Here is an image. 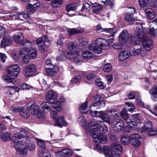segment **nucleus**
Wrapping results in <instances>:
<instances>
[{
  "label": "nucleus",
  "mask_w": 157,
  "mask_h": 157,
  "mask_svg": "<svg viewBox=\"0 0 157 157\" xmlns=\"http://www.w3.org/2000/svg\"><path fill=\"white\" fill-rule=\"evenodd\" d=\"M103 122L101 121H96L94 119L90 120L87 125H86V128L89 131L90 134L92 136L94 142L98 144L100 142L102 144H105L107 142L106 137L104 134L99 132L98 127L103 124Z\"/></svg>",
  "instance_id": "f257e3e1"
},
{
  "label": "nucleus",
  "mask_w": 157,
  "mask_h": 157,
  "mask_svg": "<svg viewBox=\"0 0 157 157\" xmlns=\"http://www.w3.org/2000/svg\"><path fill=\"white\" fill-rule=\"evenodd\" d=\"M20 68L17 64L10 65L8 68L7 75L3 76V79L7 83L11 82L20 73Z\"/></svg>",
  "instance_id": "f03ea898"
},
{
  "label": "nucleus",
  "mask_w": 157,
  "mask_h": 157,
  "mask_svg": "<svg viewBox=\"0 0 157 157\" xmlns=\"http://www.w3.org/2000/svg\"><path fill=\"white\" fill-rule=\"evenodd\" d=\"M23 45L20 47V49H23L24 53L27 54L29 59H34L36 57L37 51L36 49L32 47V43L28 40H25Z\"/></svg>",
  "instance_id": "7ed1b4c3"
},
{
  "label": "nucleus",
  "mask_w": 157,
  "mask_h": 157,
  "mask_svg": "<svg viewBox=\"0 0 157 157\" xmlns=\"http://www.w3.org/2000/svg\"><path fill=\"white\" fill-rule=\"evenodd\" d=\"M68 49L69 50V55L70 58L74 59L75 63L78 65L81 64L79 56V49L76 44L73 42H70L68 45Z\"/></svg>",
  "instance_id": "20e7f679"
},
{
  "label": "nucleus",
  "mask_w": 157,
  "mask_h": 157,
  "mask_svg": "<svg viewBox=\"0 0 157 157\" xmlns=\"http://www.w3.org/2000/svg\"><path fill=\"white\" fill-rule=\"evenodd\" d=\"M135 35L136 37L134 35L131 36L130 38V42L133 44H139L141 40L144 37H147L145 35V31L141 24H138L136 27Z\"/></svg>",
  "instance_id": "39448f33"
},
{
  "label": "nucleus",
  "mask_w": 157,
  "mask_h": 157,
  "mask_svg": "<svg viewBox=\"0 0 157 157\" xmlns=\"http://www.w3.org/2000/svg\"><path fill=\"white\" fill-rule=\"evenodd\" d=\"M49 42L47 37L45 36L39 37L36 40V43L40 52L43 53L45 52L46 48V43Z\"/></svg>",
  "instance_id": "423d86ee"
},
{
  "label": "nucleus",
  "mask_w": 157,
  "mask_h": 157,
  "mask_svg": "<svg viewBox=\"0 0 157 157\" xmlns=\"http://www.w3.org/2000/svg\"><path fill=\"white\" fill-rule=\"evenodd\" d=\"M94 103L90 106L91 108L93 109V110H95L98 108H100L104 107L105 106V103L103 98L97 95L94 98Z\"/></svg>",
  "instance_id": "0eeeda50"
},
{
  "label": "nucleus",
  "mask_w": 157,
  "mask_h": 157,
  "mask_svg": "<svg viewBox=\"0 0 157 157\" xmlns=\"http://www.w3.org/2000/svg\"><path fill=\"white\" fill-rule=\"evenodd\" d=\"M29 3L26 7V10L29 14H32L38 9L40 3L38 0H29Z\"/></svg>",
  "instance_id": "6e6552de"
},
{
  "label": "nucleus",
  "mask_w": 157,
  "mask_h": 157,
  "mask_svg": "<svg viewBox=\"0 0 157 157\" xmlns=\"http://www.w3.org/2000/svg\"><path fill=\"white\" fill-rule=\"evenodd\" d=\"M132 35H129V34L127 30L123 31L120 33L119 36V42L122 44L128 43L131 44H133L131 43L130 38Z\"/></svg>",
  "instance_id": "1a4fd4ad"
},
{
  "label": "nucleus",
  "mask_w": 157,
  "mask_h": 157,
  "mask_svg": "<svg viewBox=\"0 0 157 157\" xmlns=\"http://www.w3.org/2000/svg\"><path fill=\"white\" fill-rule=\"evenodd\" d=\"M122 148L121 146L118 144H115L112 147L111 154L109 157H118L122 153Z\"/></svg>",
  "instance_id": "9d476101"
},
{
  "label": "nucleus",
  "mask_w": 157,
  "mask_h": 157,
  "mask_svg": "<svg viewBox=\"0 0 157 157\" xmlns=\"http://www.w3.org/2000/svg\"><path fill=\"white\" fill-rule=\"evenodd\" d=\"M21 134L19 133H16L14 134L12 137L13 141L16 144L18 143L19 140L22 138H28L29 136V133L25 130L22 129L20 132Z\"/></svg>",
  "instance_id": "9b49d317"
},
{
  "label": "nucleus",
  "mask_w": 157,
  "mask_h": 157,
  "mask_svg": "<svg viewBox=\"0 0 157 157\" xmlns=\"http://www.w3.org/2000/svg\"><path fill=\"white\" fill-rule=\"evenodd\" d=\"M143 48L146 51L151 50L153 48V44L151 40L148 37H144L141 40Z\"/></svg>",
  "instance_id": "f8f14e48"
},
{
  "label": "nucleus",
  "mask_w": 157,
  "mask_h": 157,
  "mask_svg": "<svg viewBox=\"0 0 157 157\" xmlns=\"http://www.w3.org/2000/svg\"><path fill=\"white\" fill-rule=\"evenodd\" d=\"M141 138V136L138 133L133 134L130 136V141L134 146L136 147L140 146V140Z\"/></svg>",
  "instance_id": "ddd939ff"
},
{
  "label": "nucleus",
  "mask_w": 157,
  "mask_h": 157,
  "mask_svg": "<svg viewBox=\"0 0 157 157\" xmlns=\"http://www.w3.org/2000/svg\"><path fill=\"white\" fill-rule=\"evenodd\" d=\"M36 66L33 64H30L25 68V76L26 77L33 76L36 73Z\"/></svg>",
  "instance_id": "4468645a"
},
{
  "label": "nucleus",
  "mask_w": 157,
  "mask_h": 157,
  "mask_svg": "<svg viewBox=\"0 0 157 157\" xmlns=\"http://www.w3.org/2000/svg\"><path fill=\"white\" fill-rule=\"evenodd\" d=\"M112 127L114 130L117 132H121L124 128V122L121 119H117L116 121L113 124Z\"/></svg>",
  "instance_id": "2eb2a0df"
},
{
  "label": "nucleus",
  "mask_w": 157,
  "mask_h": 157,
  "mask_svg": "<svg viewBox=\"0 0 157 157\" xmlns=\"http://www.w3.org/2000/svg\"><path fill=\"white\" fill-rule=\"evenodd\" d=\"M57 97L56 93L52 90H50L47 94L46 99L48 101L52 103L57 101Z\"/></svg>",
  "instance_id": "dca6fc26"
},
{
  "label": "nucleus",
  "mask_w": 157,
  "mask_h": 157,
  "mask_svg": "<svg viewBox=\"0 0 157 157\" xmlns=\"http://www.w3.org/2000/svg\"><path fill=\"white\" fill-rule=\"evenodd\" d=\"M57 156L68 157L71 156L73 154L72 151L67 148H63L62 150L56 152Z\"/></svg>",
  "instance_id": "f3484780"
},
{
  "label": "nucleus",
  "mask_w": 157,
  "mask_h": 157,
  "mask_svg": "<svg viewBox=\"0 0 157 157\" xmlns=\"http://www.w3.org/2000/svg\"><path fill=\"white\" fill-rule=\"evenodd\" d=\"M12 43V39L11 36L9 35H5L3 37L1 46L2 47H5L10 45Z\"/></svg>",
  "instance_id": "a211bd4d"
},
{
  "label": "nucleus",
  "mask_w": 157,
  "mask_h": 157,
  "mask_svg": "<svg viewBox=\"0 0 157 157\" xmlns=\"http://www.w3.org/2000/svg\"><path fill=\"white\" fill-rule=\"evenodd\" d=\"M29 136L27 138V140L26 141V146L27 148L29 151H33L35 148V142L32 140H30L29 138H30V134L29 133Z\"/></svg>",
  "instance_id": "6ab92c4d"
},
{
  "label": "nucleus",
  "mask_w": 157,
  "mask_h": 157,
  "mask_svg": "<svg viewBox=\"0 0 157 157\" xmlns=\"http://www.w3.org/2000/svg\"><path fill=\"white\" fill-rule=\"evenodd\" d=\"M13 37L14 40L18 44L21 43L20 47L23 45V41L25 40H24V37L23 34L20 32H18L15 34Z\"/></svg>",
  "instance_id": "aec40b11"
},
{
  "label": "nucleus",
  "mask_w": 157,
  "mask_h": 157,
  "mask_svg": "<svg viewBox=\"0 0 157 157\" xmlns=\"http://www.w3.org/2000/svg\"><path fill=\"white\" fill-rule=\"evenodd\" d=\"M15 147L16 151L19 154H24L27 153V150L25 146L22 144L18 143L16 144Z\"/></svg>",
  "instance_id": "412c9836"
},
{
  "label": "nucleus",
  "mask_w": 157,
  "mask_h": 157,
  "mask_svg": "<svg viewBox=\"0 0 157 157\" xmlns=\"http://www.w3.org/2000/svg\"><path fill=\"white\" fill-rule=\"evenodd\" d=\"M146 16L149 19L152 20L154 19L156 16L155 11L151 8H147L145 10Z\"/></svg>",
  "instance_id": "4be33fe9"
},
{
  "label": "nucleus",
  "mask_w": 157,
  "mask_h": 157,
  "mask_svg": "<svg viewBox=\"0 0 157 157\" xmlns=\"http://www.w3.org/2000/svg\"><path fill=\"white\" fill-rule=\"evenodd\" d=\"M27 13H25L23 12H19L16 15H13V18L14 19L23 20V19H26L29 17V14L28 12Z\"/></svg>",
  "instance_id": "5701e85b"
},
{
  "label": "nucleus",
  "mask_w": 157,
  "mask_h": 157,
  "mask_svg": "<svg viewBox=\"0 0 157 157\" xmlns=\"http://www.w3.org/2000/svg\"><path fill=\"white\" fill-rule=\"evenodd\" d=\"M67 34L69 36H71L76 34L79 33L83 31V30L80 27L76 28H68L67 30Z\"/></svg>",
  "instance_id": "b1692460"
},
{
  "label": "nucleus",
  "mask_w": 157,
  "mask_h": 157,
  "mask_svg": "<svg viewBox=\"0 0 157 157\" xmlns=\"http://www.w3.org/2000/svg\"><path fill=\"white\" fill-rule=\"evenodd\" d=\"M58 70V66H55L52 68H46L45 71L46 73L48 75L52 76L57 73Z\"/></svg>",
  "instance_id": "393cba45"
},
{
  "label": "nucleus",
  "mask_w": 157,
  "mask_h": 157,
  "mask_svg": "<svg viewBox=\"0 0 157 157\" xmlns=\"http://www.w3.org/2000/svg\"><path fill=\"white\" fill-rule=\"evenodd\" d=\"M140 43L139 44H132L134 46L133 50L131 53L132 56H136L139 54L141 52V48L140 45Z\"/></svg>",
  "instance_id": "a878e982"
},
{
  "label": "nucleus",
  "mask_w": 157,
  "mask_h": 157,
  "mask_svg": "<svg viewBox=\"0 0 157 157\" xmlns=\"http://www.w3.org/2000/svg\"><path fill=\"white\" fill-rule=\"evenodd\" d=\"M131 55L130 52L127 51H122L119 55V59L121 61L128 59Z\"/></svg>",
  "instance_id": "bb28decb"
},
{
  "label": "nucleus",
  "mask_w": 157,
  "mask_h": 157,
  "mask_svg": "<svg viewBox=\"0 0 157 157\" xmlns=\"http://www.w3.org/2000/svg\"><path fill=\"white\" fill-rule=\"evenodd\" d=\"M102 48L98 46L95 45L94 44H90L89 47V48L90 50L93 51L94 53L97 54L102 53Z\"/></svg>",
  "instance_id": "cd10ccee"
},
{
  "label": "nucleus",
  "mask_w": 157,
  "mask_h": 157,
  "mask_svg": "<svg viewBox=\"0 0 157 157\" xmlns=\"http://www.w3.org/2000/svg\"><path fill=\"white\" fill-rule=\"evenodd\" d=\"M97 30H102V31H105L111 34L112 36H113L116 32V30L112 28H102L101 25H98L97 27Z\"/></svg>",
  "instance_id": "c85d7f7f"
},
{
  "label": "nucleus",
  "mask_w": 157,
  "mask_h": 157,
  "mask_svg": "<svg viewBox=\"0 0 157 157\" xmlns=\"http://www.w3.org/2000/svg\"><path fill=\"white\" fill-rule=\"evenodd\" d=\"M101 119L103 121L106 122L108 124L110 123V118L109 116L105 112L103 111H101V113L99 116Z\"/></svg>",
  "instance_id": "c756f323"
},
{
  "label": "nucleus",
  "mask_w": 157,
  "mask_h": 157,
  "mask_svg": "<svg viewBox=\"0 0 157 157\" xmlns=\"http://www.w3.org/2000/svg\"><path fill=\"white\" fill-rule=\"evenodd\" d=\"M149 94L151 95V98L153 101H157V86H155L150 91Z\"/></svg>",
  "instance_id": "7c9ffc66"
},
{
  "label": "nucleus",
  "mask_w": 157,
  "mask_h": 157,
  "mask_svg": "<svg viewBox=\"0 0 157 157\" xmlns=\"http://www.w3.org/2000/svg\"><path fill=\"white\" fill-rule=\"evenodd\" d=\"M60 55L57 56L56 58V60L57 61H62L64 60L65 57L69 58L68 56L69 55V52L67 50L64 51H61Z\"/></svg>",
  "instance_id": "2f4dec72"
},
{
  "label": "nucleus",
  "mask_w": 157,
  "mask_h": 157,
  "mask_svg": "<svg viewBox=\"0 0 157 157\" xmlns=\"http://www.w3.org/2000/svg\"><path fill=\"white\" fill-rule=\"evenodd\" d=\"M55 124L60 127L66 126L67 123L62 117H59L56 121Z\"/></svg>",
  "instance_id": "473e14b6"
},
{
  "label": "nucleus",
  "mask_w": 157,
  "mask_h": 157,
  "mask_svg": "<svg viewBox=\"0 0 157 157\" xmlns=\"http://www.w3.org/2000/svg\"><path fill=\"white\" fill-rule=\"evenodd\" d=\"M152 124L151 122L150 121H147L142 128L145 132L147 131L152 132Z\"/></svg>",
  "instance_id": "72a5a7b5"
},
{
  "label": "nucleus",
  "mask_w": 157,
  "mask_h": 157,
  "mask_svg": "<svg viewBox=\"0 0 157 157\" xmlns=\"http://www.w3.org/2000/svg\"><path fill=\"white\" fill-rule=\"evenodd\" d=\"M1 138L2 140L4 142H7L11 140L10 133L8 132H3L1 136Z\"/></svg>",
  "instance_id": "f704fd0d"
},
{
  "label": "nucleus",
  "mask_w": 157,
  "mask_h": 157,
  "mask_svg": "<svg viewBox=\"0 0 157 157\" xmlns=\"http://www.w3.org/2000/svg\"><path fill=\"white\" fill-rule=\"evenodd\" d=\"M121 141L122 144L127 145L130 142V137L126 134L122 135L121 136Z\"/></svg>",
  "instance_id": "c9c22d12"
},
{
  "label": "nucleus",
  "mask_w": 157,
  "mask_h": 157,
  "mask_svg": "<svg viewBox=\"0 0 157 157\" xmlns=\"http://www.w3.org/2000/svg\"><path fill=\"white\" fill-rule=\"evenodd\" d=\"M106 41L101 38H99L96 39L94 42V43L92 44H94L95 45L98 46L100 47H104V45L106 44Z\"/></svg>",
  "instance_id": "e433bc0d"
},
{
  "label": "nucleus",
  "mask_w": 157,
  "mask_h": 157,
  "mask_svg": "<svg viewBox=\"0 0 157 157\" xmlns=\"http://www.w3.org/2000/svg\"><path fill=\"white\" fill-rule=\"evenodd\" d=\"M30 109L32 114L36 115L39 112L40 108L39 106L37 105H33L31 106Z\"/></svg>",
  "instance_id": "4c0bfd02"
},
{
  "label": "nucleus",
  "mask_w": 157,
  "mask_h": 157,
  "mask_svg": "<svg viewBox=\"0 0 157 157\" xmlns=\"http://www.w3.org/2000/svg\"><path fill=\"white\" fill-rule=\"evenodd\" d=\"M20 114L25 118L27 119L29 117V113L27 109L21 108V111H20Z\"/></svg>",
  "instance_id": "58836bf2"
},
{
  "label": "nucleus",
  "mask_w": 157,
  "mask_h": 157,
  "mask_svg": "<svg viewBox=\"0 0 157 157\" xmlns=\"http://www.w3.org/2000/svg\"><path fill=\"white\" fill-rule=\"evenodd\" d=\"M20 55L22 57L24 63L26 64L29 62V58L28 56L25 53H24L23 49H20Z\"/></svg>",
  "instance_id": "ea45409f"
},
{
  "label": "nucleus",
  "mask_w": 157,
  "mask_h": 157,
  "mask_svg": "<svg viewBox=\"0 0 157 157\" xmlns=\"http://www.w3.org/2000/svg\"><path fill=\"white\" fill-rule=\"evenodd\" d=\"M102 9L101 5L98 3L94 4L92 5V9L93 12L95 13H98Z\"/></svg>",
  "instance_id": "a19ab883"
},
{
  "label": "nucleus",
  "mask_w": 157,
  "mask_h": 157,
  "mask_svg": "<svg viewBox=\"0 0 157 157\" xmlns=\"http://www.w3.org/2000/svg\"><path fill=\"white\" fill-rule=\"evenodd\" d=\"M77 6L76 3H71L67 5L66 7V10L67 12L74 11L76 10Z\"/></svg>",
  "instance_id": "79ce46f5"
},
{
  "label": "nucleus",
  "mask_w": 157,
  "mask_h": 157,
  "mask_svg": "<svg viewBox=\"0 0 157 157\" xmlns=\"http://www.w3.org/2000/svg\"><path fill=\"white\" fill-rule=\"evenodd\" d=\"M87 102L85 101L79 107V109L81 113H87Z\"/></svg>",
  "instance_id": "37998d69"
},
{
  "label": "nucleus",
  "mask_w": 157,
  "mask_h": 157,
  "mask_svg": "<svg viewBox=\"0 0 157 157\" xmlns=\"http://www.w3.org/2000/svg\"><path fill=\"white\" fill-rule=\"evenodd\" d=\"M126 122L131 129L134 130L137 128V124L135 121H132L129 119H128Z\"/></svg>",
  "instance_id": "c03bdc74"
},
{
  "label": "nucleus",
  "mask_w": 157,
  "mask_h": 157,
  "mask_svg": "<svg viewBox=\"0 0 157 157\" xmlns=\"http://www.w3.org/2000/svg\"><path fill=\"white\" fill-rule=\"evenodd\" d=\"M78 121L79 123L80 124L82 127L86 128V127L87 124V120L85 118L82 116L78 118Z\"/></svg>",
  "instance_id": "a18cd8bd"
},
{
  "label": "nucleus",
  "mask_w": 157,
  "mask_h": 157,
  "mask_svg": "<svg viewBox=\"0 0 157 157\" xmlns=\"http://www.w3.org/2000/svg\"><path fill=\"white\" fill-rule=\"evenodd\" d=\"M93 53L89 51H86L82 53L83 57L87 60L91 59L93 57Z\"/></svg>",
  "instance_id": "49530a36"
},
{
  "label": "nucleus",
  "mask_w": 157,
  "mask_h": 157,
  "mask_svg": "<svg viewBox=\"0 0 157 157\" xmlns=\"http://www.w3.org/2000/svg\"><path fill=\"white\" fill-rule=\"evenodd\" d=\"M63 2V0H52L51 4L53 7H57L62 5Z\"/></svg>",
  "instance_id": "de8ad7c7"
},
{
  "label": "nucleus",
  "mask_w": 157,
  "mask_h": 157,
  "mask_svg": "<svg viewBox=\"0 0 157 157\" xmlns=\"http://www.w3.org/2000/svg\"><path fill=\"white\" fill-rule=\"evenodd\" d=\"M125 20L126 21H130L131 24H133L135 21V20L133 18V15L132 14H130L129 13H128L126 14L125 16Z\"/></svg>",
  "instance_id": "09e8293b"
},
{
  "label": "nucleus",
  "mask_w": 157,
  "mask_h": 157,
  "mask_svg": "<svg viewBox=\"0 0 157 157\" xmlns=\"http://www.w3.org/2000/svg\"><path fill=\"white\" fill-rule=\"evenodd\" d=\"M89 111L90 114L92 116L94 117H99L101 113V111L98 112L93 110V109L91 108L90 107Z\"/></svg>",
  "instance_id": "8fccbe9b"
},
{
  "label": "nucleus",
  "mask_w": 157,
  "mask_h": 157,
  "mask_svg": "<svg viewBox=\"0 0 157 157\" xmlns=\"http://www.w3.org/2000/svg\"><path fill=\"white\" fill-rule=\"evenodd\" d=\"M149 32L150 35L152 36H157V29H155L153 27H149Z\"/></svg>",
  "instance_id": "3c124183"
},
{
  "label": "nucleus",
  "mask_w": 157,
  "mask_h": 157,
  "mask_svg": "<svg viewBox=\"0 0 157 157\" xmlns=\"http://www.w3.org/2000/svg\"><path fill=\"white\" fill-rule=\"evenodd\" d=\"M132 116L133 119L135 122L138 123H140L141 122L142 119L139 113L133 114Z\"/></svg>",
  "instance_id": "603ef678"
},
{
  "label": "nucleus",
  "mask_w": 157,
  "mask_h": 157,
  "mask_svg": "<svg viewBox=\"0 0 157 157\" xmlns=\"http://www.w3.org/2000/svg\"><path fill=\"white\" fill-rule=\"evenodd\" d=\"M52 103L53 104L52 107L57 111H59L61 109V104L57 100V101Z\"/></svg>",
  "instance_id": "864d4df0"
},
{
  "label": "nucleus",
  "mask_w": 157,
  "mask_h": 157,
  "mask_svg": "<svg viewBox=\"0 0 157 157\" xmlns=\"http://www.w3.org/2000/svg\"><path fill=\"white\" fill-rule=\"evenodd\" d=\"M139 5L141 7H145L149 4L148 0H138Z\"/></svg>",
  "instance_id": "5fc2aeb1"
},
{
  "label": "nucleus",
  "mask_w": 157,
  "mask_h": 157,
  "mask_svg": "<svg viewBox=\"0 0 157 157\" xmlns=\"http://www.w3.org/2000/svg\"><path fill=\"white\" fill-rule=\"evenodd\" d=\"M121 117L126 121H127L128 119H130L128 118V114L126 110H122L121 113Z\"/></svg>",
  "instance_id": "6e6d98bb"
},
{
  "label": "nucleus",
  "mask_w": 157,
  "mask_h": 157,
  "mask_svg": "<svg viewBox=\"0 0 157 157\" xmlns=\"http://www.w3.org/2000/svg\"><path fill=\"white\" fill-rule=\"evenodd\" d=\"M41 108L43 109H47L49 111L51 110L49 103L47 102H44L41 104Z\"/></svg>",
  "instance_id": "4d7b16f0"
},
{
  "label": "nucleus",
  "mask_w": 157,
  "mask_h": 157,
  "mask_svg": "<svg viewBox=\"0 0 157 157\" xmlns=\"http://www.w3.org/2000/svg\"><path fill=\"white\" fill-rule=\"evenodd\" d=\"M12 56L13 59L15 61H17L19 59L20 55L16 51H14L13 52Z\"/></svg>",
  "instance_id": "13d9d810"
},
{
  "label": "nucleus",
  "mask_w": 157,
  "mask_h": 157,
  "mask_svg": "<svg viewBox=\"0 0 157 157\" xmlns=\"http://www.w3.org/2000/svg\"><path fill=\"white\" fill-rule=\"evenodd\" d=\"M82 79V76L79 75H77L74 77L71 80V82L72 84L75 83L79 82Z\"/></svg>",
  "instance_id": "bf43d9fd"
},
{
  "label": "nucleus",
  "mask_w": 157,
  "mask_h": 157,
  "mask_svg": "<svg viewBox=\"0 0 157 157\" xmlns=\"http://www.w3.org/2000/svg\"><path fill=\"white\" fill-rule=\"evenodd\" d=\"M50 116L52 120L55 121L59 118L58 115L55 111H52L50 114Z\"/></svg>",
  "instance_id": "052dcab7"
},
{
  "label": "nucleus",
  "mask_w": 157,
  "mask_h": 157,
  "mask_svg": "<svg viewBox=\"0 0 157 157\" xmlns=\"http://www.w3.org/2000/svg\"><path fill=\"white\" fill-rule=\"evenodd\" d=\"M111 69L112 65L109 63L105 64L103 68V71L106 72L110 71Z\"/></svg>",
  "instance_id": "680f3d73"
},
{
  "label": "nucleus",
  "mask_w": 157,
  "mask_h": 157,
  "mask_svg": "<svg viewBox=\"0 0 157 157\" xmlns=\"http://www.w3.org/2000/svg\"><path fill=\"white\" fill-rule=\"evenodd\" d=\"M7 88L8 90H14L16 92H18L20 90V88L15 86H7Z\"/></svg>",
  "instance_id": "e2e57ef3"
},
{
  "label": "nucleus",
  "mask_w": 157,
  "mask_h": 157,
  "mask_svg": "<svg viewBox=\"0 0 157 157\" xmlns=\"http://www.w3.org/2000/svg\"><path fill=\"white\" fill-rule=\"evenodd\" d=\"M107 112L109 113H112V114L115 117V116H117V114L118 113L117 110H115L114 109H109L107 110Z\"/></svg>",
  "instance_id": "0e129e2a"
},
{
  "label": "nucleus",
  "mask_w": 157,
  "mask_h": 157,
  "mask_svg": "<svg viewBox=\"0 0 157 157\" xmlns=\"http://www.w3.org/2000/svg\"><path fill=\"white\" fill-rule=\"evenodd\" d=\"M21 86L23 90H29L32 87L25 83H23L21 84Z\"/></svg>",
  "instance_id": "69168bd1"
},
{
  "label": "nucleus",
  "mask_w": 157,
  "mask_h": 157,
  "mask_svg": "<svg viewBox=\"0 0 157 157\" xmlns=\"http://www.w3.org/2000/svg\"><path fill=\"white\" fill-rule=\"evenodd\" d=\"M122 44H120L118 43H116L113 44L112 45V46L115 49H121L123 46Z\"/></svg>",
  "instance_id": "338daca9"
},
{
  "label": "nucleus",
  "mask_w": 157,
  "mask_h": 157,
  "mask_svg": "<svg viewBox=\"0 0 157 157\" xmlns=\"http://www.w3.org/2000/svg\"><path fill=\"white\" fill-rule=\"evenodd\" d=\"M37 145L42 148L44 149L45 148V145L44 142L41 140H39L37 142Z\"/></svg>",
  "instance_id": "774afa93"
}]
</instances>
